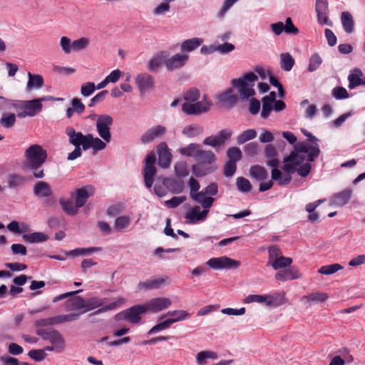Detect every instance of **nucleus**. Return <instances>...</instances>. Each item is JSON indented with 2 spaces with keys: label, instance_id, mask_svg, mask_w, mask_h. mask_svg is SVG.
I'll return each mask as SVG.
<instances>
[{
  "label": "nucleus",
  "instance_id": "1",
  "mask_svg": "<svg viewBox=\"0 0 365 365\" xmlns=\"http://www.w3.org/2000/svg\"><path fill=\"white\" fill-rule=\"evenodd\" d=\"M24 157L23 168L30 170L34 177L37 179L43 178L45 173L43 165L48 157L46 150L40 145L34 144L25 150Z\"/></svg>",
  "mask_w": 365,
  "mask_h": 365
},
{
  "label": "nucleus",
  "instance_id": "2",
  "mask_svg": "<svg viewBox=\"0 0 365 365\" xmlns=\"http://www.w3.org/2000/svg\"><path fill=\"white\" fill-rule=\"evenodd\" d=\"M200 93H185L184 99L185 102L182 105V110L187 115H197L208 111L211 102L207 99L205 94L200 100Z\"/></svg>",
  "mask_w": 365,
  "mask_h": 365
},
{
  "label": "nucleus",
  "instance_id": "3",
  "mask_svg": "<svg viewBox=\"0 0 365 365\" xmlns=\"http://www.w3.org/2000/svg\"><path fill=\"white\" fill-rule=\"evenodd\" d=\"M195 160L197 163L192 166V171L197 178L212 173L217 169L216 165H214L215 155L211 150H204L200 148Z\"/></svg>",
  "mask_w": 365,
  "mask_h": 365
},
{
  "label": "nucleus",
  "instance_id": "4",
  "mask_svg": "<svg viewBox=\"0 0 365 365\" xmlns=\"http://www.w3.org/2000/svg\"><path fill=\"white\" fill-rule=\"evenodd\" d=\"M258 80V76L253 72L245 73L238 78L231 80L232 88H228L225 91H232V89L238 91H255L253 87Z\"/></svg>",
  "mask_w": 365,
  "mask_h": 365
},
{
  "label": "nucleus",
  "instance_id": "5",
  "mask_svg": "<svg viewBox=\"0 0 365 365\" xmlns=\"http://www.w3.org/2000/svg\"><path fill=\"white\" fill-rule=\"evenodd\" d=\"M284 164L281 167V169L286 173L284 175L282 173L275 167L272 168L271 172V177L273 180L277 182L280 186L287 185L290 183L292 180L291 175L297 172V167L291 163H284Z\"/></svg>",
  "mask_w": 365,
  "mask_h": 365
},
{
  "label": "nucleus",
  "instance_id": "6",
  "mask_svg": "<svg viewBox=\"0 0 365 365\" xmlns=\"http://www.w3.org/2000/svg\"><path fill=\"white\" fill-rule=\"evenodd\" d=\"M155 161L156 156L155 153H149L145 158V167L143 170L145 185L147 188H151L154 182V178L157 172L155 166Z\"/></svg>",
  "mask_w": 365,
  "mask_h": 365
},
{
  "label": "nucleus",
  "instance_id": "7",
  "mask_svg": "<svg viewBox=\"0 0 365 365\" xmlns=\"http://www.w3.org/2000/svg\"><path fill=\"white\" fill-rule=\"evenodd\" d=\"M113 118L108 115H100L96 121V128L99 135L107 143L111 140L110 127L113 124Z\"/></svg>",
  "mask_w": 365,
  "mask_h": 365
},
{
  "label": "nucleus",
  "instance_id": "8",
  "mask_svg": "<svg viewBox=\"0 0 365 365\" xmlns=\"http://www.w3.org/2000/svg\"><path fill=\"white\" fill-rule=\"evenodd\" d=\"M207 264L213 269L237 268L240 266L239 261L228 257H213L207 262Z\"/></svg>",
  "mask_w": 365,
  "mask_h": 365
},
{
  "label": "nucleus",
  "instance_id": "9",
  "mask_svg": "<svg viewBox=\"0 0 365 365\" xmlns=\"http://www.w3.org/2000/svg\"><path fill=\"white\" fill-rule=\"evenodd\" d=\"M36 334L40 336L44 340H49L56 349L62 350L64 347V339L61 334L57 330L53 329L47 331L40 329L36 331Z\"/></svg>",
  "mask_w": 365,
  "mask_h": 365
},
{
  "label": "nucleus",
  "instance_id": "10",
  "mask_svg": "<svg viewBox=\"0 0 365 365\" xmlns=\"http://www.w3.org/2000/svg\"><path fill=\"white\" fill-rule=\"evenodd\" d=\"M295 152L300 154H304L307 156V160L308 162H312L319 155L320 150L317 143L308 146L304 142H299L294 145Z\"/></svg>",
  "mask_w": 365,
  "mask_h": 365
},
{
  "label": "nucleus",
  "instance_id": "11",
  "mask_svg": "<svg viewBox=\"0 0 365 365\" xmlns=\"http://www.w3.org/2000/svg\"><path fill=\"white\" fill-rule=\"evenodd\" d=\"M232 132L230 128L221 130L217 135H210L204 139L203 143L206 145L217 147L223 145L232 136Z\"/></svg>",
  "mask_w": 365,
  "mask_h": 365
},
{
  "label": "nucleus",
  "instance_id": "12",
  "mask_svg": "<svg viewBox=\"0 0 365 365\" xmlns=\"http://www.w3.org/2000/svg\"><path fill=\"white\" fill-rule=\"evenodd\" d=\"M172 304L171 300L167 297H156L150 299L144 304L146 312L157 313L168 308Z\"/></svg>",
  "mask_w": 365,
  "mask_h": 365
},
{
  "label": "nucleus",
  "instance_id": "13",
  "mask_svg": "<svg viewBox=\"0 0 365 365\" xmlns=\"http://www.w3.org/2000/svg\"><path fill=\"white\" fill-rule=\"evenodd\" d=\"M166 128L161 125H158L148 129L140 137V140L142 144L146 145L152 143L157 138H160L166 133Z\"/></svg>",
  "mask_w": 365,
  "mask_h": 365
},
{
  "label": "nucleus",
  "instance_id": "14",
  "mask_svg": "<svg viewBox=\"0 0 365 365\" xmlns=\"http://www.w3.org/2000/svg\"><path fill=\"white\" fill-rule=\"evenodd\" d=\"M157 153L158 155V165L163 168H168L171 162L172 154L170 153L165 142H161L158 145Z\"/></svg>",
  "mask_w": 365,
  "mask_h": 365
},
{
  "label": "nucleus",
  "instance_id": "15",
  "mask_svg": "<svg viewBox=\"0 0 365 365\" xmlns=\"http://www.w3.org/2000/svg\"><path fill=\"white\" fill-rule=\"evenodd\" d=\"M315 9L317 14V21L320 24L331 26V22L328 18V1L327 0H317Z\"/></svg>",
  "mask_w": 365,
  "mask_h": 365
},
{
  "label": "nucleus",
  "instance_id": "16",
  "mask_svg": "<svg viewBox=\"0 0 365 365\" xmlns=\"http://www.w3.org/2000/svg\"><path fill=\"white\" fill-rule=\"evenodd\" d=\"M285 93H269V96H267L262 98V109L261 111V117L264 119H267L271 111L273 110V102L274 101V98H284Z\"/></svg>",
  "mask_w": 365,
  "mask_h": 365
},
{
  "label": "nucleus",
  "instance_id": "17",
  "mask_svg": "<svg viewBox=\"0 0 365 365\" xmlns=\"http://www.w3.org/2000/svg\"><path fill=\"white\" fill-rule=\"evenodd\" d=\"M252 302L262 303L266 302L267 306H279L282 302H277V297L274 296H264L259 294H250L244 299V303L250 304Z\"/></svg>",
  "mask_w": 365,
  "mask_h": 365
},
{
  "label": "nucleus",
  "instance_id": "18",
  "mask_svg": "<svg viewBox=\"0 0 365 365\" xmlns=\"http://www.w3.org/2000/svg\"><path fill=\"white\" fill-rule=\"evenodd\" d=\"M189 56L185 53H176L165 61L168 71H173L183 67L187 63Z\"/></svg>",
  "mask_w": 365,
  "mask_h": 365
},
{
  "label": "nucleus",
  "instance_id": "19",
  "mask_svg": "<svg viewBox=\"0 0 365 365\" xmlns=\"http://www.w3.org/2000/svg\"><path fill=\"white\" fill-rule=\"evenodd\" d=\"M16 109H24L30 117L36 115L42 110L41 99L24 101L20 106H15Z\"/></svg>",
  "mask_w": 365,
  "mask_h": 365
},
{
  "label": "nucleus",
  "instance_id": "20",
  "mask_svg": "<svg viewBox=\"0 0 365 365\" xmlns=\"http://www.w3.org/2000/svg\"><path fill=\"white\" fill-rule=\"evenodd\" d=\"M302 277L299 269L296 267H289L280 270L275 274V279L279 281H288L299 279Z\"/></svg>",
  "mask_w": 365,
  "mask_h": 365
},
{
  "label": "nucleus",
  "instance_id": "21",
  "mask_svg": "<svg viewBox=\"0 0 365 365\" xmlns=\"http://www.w3.org/2000/svg\"><path fill=\"white\" fill-rule=\"evenodd\" d=\"M93 186H84L76 190L75 204L77 207H82L87 202L88 199L93 195Z\"/></svg>",
  "mask_w": 365,
  "mask_h": 365
},
{
  "label": "nucleus",
  "instance_id": "22",
  "mask_svg": "<svg viewBox=\"0 0 365 365\" xmlns=\"http://www.w3.org/2000/svg\"><path fill=\"white\" fill-rule=\"evenodd\" d=\"M170 280L168 276L164 277H159L154 279H148L145 282H141L138 284L140 289L147 290L157 289L160 288L165 284H170Z\"/></svg>",
  "mask_w": 365,
  "mask_h": 365
},
{
  "label": "nucleus",
  "instance_id": "23",
  "mask_svg": "<svg viewBox=\"0 0 365 365\" xmlns=\"http://www.w3.org/2000/svg\"><path fill=\"white\" fill-rule=\"evenodd\" d=\"M135 83L140 91L154 88L153 78L148 73L138 74L135 78Z\"/></svg>",
  "mask_w": 365,
  "mask_h": 365
},
{
  "label": "nucleus",
  "instance_id": "24",
  "mask_svg": "<svg viewBox=\"0 0 365 365\" xmlns=\"http://www.w3.org/2000/svg\"><path fill=\"white\" fill-rule=\"evenodd\" d=\"M33 192L36 197L39 198L48 197L53 194L50 185L45 181L36 182L34 185Z\"/></svg>",
  "mask_w": 365,
  "mask_h": 365
},
{
  "label": "nucleus",
  "instance_id": "25",
  "mask_svg": "<svg viewBox=\"0 0 365 365\" xmlns=\"http://www.w3.org/2000/svg\"><path fill=\"white\" fill-rule=\"evenodd\" d=\"M146 309L144 305H135L126 309L127 321L132 324H138L140 319V314L145 313Z\"/></svg>",
  "mask_w": 365,
  "mask_h": 365
},
{
  "label": "nucleus",
  "instance_id": "26",
  "mask_svg": "<svg viewBox=\"0 0 365 365\" xmlns=\"http://www.w3.org/2000/svg\"><path fill=\"white\" fill-rule=\"evenodd\" d=\"M349 88L354 89L356 87L365 85V75L359 68L353 69L348 76Z\"/></svg>",
  "mask_w": 365,
  "mask_h": 365
},
{
  "label": "nucleus",
  "instance_id": "27",
  "mask_svg": "<svg viewBox=\"0 0 365 365\" xmlns=\"http://www.w3.org/2000/svg\"><path fill=\"white\" fill-rule=\"evenodd\" d=\"M209 210H200V207L195 206L190 212H187L185 217L190 223H195L198 221H204L208 215Z\"/></svg>",
  "mask_w": 365,
  "mask_h": 365
},
{
  "label": "nucleus",
  "instance_id": "28",
  "mask_svg": "<svg viewBox=\"0 0 365 365\" xmlns=\"http://www.w3.org/2000/svg\"><path fill=\"white\" fill-rule=\"evenodd\" d=\"M125 302V299L123 298H119L118 300H116L115 302H111L109 304H107L100 309H98L97 311L90 314L88 317V319H89L90 322L91 323H95V322H98L99 320L97 319L95 317L100 314V313H103V312H105L106 311H109V310H113V309H115L116 308H118L119 306H120L121 304H123Z\"/></svg>",
  "mask_w": 365,
  "mask_h": 365
},
{
  "label": "nucleus",
  "instance_id": "29",
  "mask_svg": "<svg viewBox=\"0 0 365 365\" xmlns=\"http://www.w3.org/2000/svg\"><path fill=\"white\" fill-rule=\"evenodd\" d=\"M351 195L352 190L349 188H346L334 195L333 203L336 206L342 207L349 202Z\"/></svg>",
  "mask_w": 365,
  "mask_h": 365
},
{
  "label": "nucleus",
  "instance_id": "30",
  "mask_svg": "<svg viewBox=\"0 0 365 365\" xmlns=\"http://www.w3.org/2000/svg\"><path fill=\"white\" fill-rule=\"evenodd\" d=\"M264 155L267 158V165L272 168L277 167L279 160L277 158V152L275 148L271 145L267 144L264 148Z\"/></svg>",
  "mask_w": 365,
  "mask_h": 365
},
{
  "label": "nucleus",
  "instance_id": "31",
  "mask_svg": "<svg viewBox=\"0 0 365 365\" xmlns=\"http://www.w3.org/2000/svg\"><path fill=\"white\" fill-rule=\"evenodd\" d=\"M28 78L29 79L26 85V88L28 90H38L43 87L44 84V80L41 75L33 74L31 72H29Z\"/></svg>",
  "mask_w": 365,
  "mask_h": 365
},
{
  "label": "nucleus",
  "instance_id": "32",
  "mask_svg": "<svg viewBox=\"0 0 365 365\" xmlns=\"http://www.w3.org/2000/svg\"><path fill=\"white\" fill-rule=\"evenodd\" d=\"M222 106L227 108H232L237 102V96L233 93H220L217 97Z\"/></svg>",
  "mask_w": 365,
  "mask_h": 365
},
{
  "label": "nucleus",
  "instance_id": "33",
  "mask_svg": "<svg viewBox=\"0 0 365 365\" xmlns=\"http://www.w3.org/2000/svg\"><path fill=\"white\" fill-rule=\"evenodd\" d=\"M162 182L163 184L168 187L173 193H181L185 188L184 182L182 180H177L165 178L163 179Z\"/></svg>",
  "mask_w": 365,
  "mask_h": 365
},
{
  "label": "nucleus",
  "instance_id": "34",
  "mask_svg": "<svg viewBox=\"0 0 365 365\" xmlns=\"http://www.w3.org/2000/svg\"><path fill=\"white\" fill-rule=\"evenodd\" d=\"M86 309V299L80 296H75L66 301V309L73 311Z\"/></svg>",
  "mask_w": 365,
  "mask_h": 365
},
{
  "label": "nucleus",
  "instance_id": "35",
  "mask_svg": "<svg viewBox=\"0 0 365 365\" xmlns=\"http://www.w3.org/2000/svg\"><path fill=\"white\" fill-rule=\"evenodd\" d=\"M107 300L106 298L100 299L97 297H93L86 300V309L81 310V314H84L87 312L91 311L96 308L104 307L103 304Z\"/></svg>",
  "mask_w": 365,
  "mask_h": 365
},
{
  "label": "nucleus",
  "instance_id": "36",
  "mask_svg": "<svg viewBox=\"0 0 365 365\" xmlns=\"http://www.w3.org/2000/svg\"><path fill=\"white\" fill-rule=\"evenodd\" d=\"M341 21L346 33H353L354 30V21L351 13L349 11H343L341 15Z\"/></svg>",
  "mask_w": 365,
  "mask_h": 365
},
{
  "label": "nucleus",
  "instance_id": "37",
  "mask_svg": "<svg viewBox=\"0 0 365 365\" xmlns=\"http://www.w3.org/2000/svg\"><path fill=\"white\" fill-rule=\"evenodd\" d=\"M250 174L252 178H255L257 181L264 180L268 177V173L266 169L259 165L251 166Z\"/></svg>",
  "mask_w": 365,
  "mask_h": 365
},
{
  "label": "nucleus",
  "instance_id": "38",
  "mask_svg": "<svg viewBox=\"0 0 365 365\" xmlns=\"http://www.w3.org/2000/svg\"><path fill=\"white\" fill-rule=\"evenodd\" d=\"M66 132L69 138V143L75 147H81V140L84 138V135L81 132H76L71 127L67 128Z\"/></svg>",
  "mask_w": 365,
  "mask_h": 365
},
{
  "label": "nucleus",
  "instance_id": "39",
  "mask_svg": "<svg viewBox=\"0 0 365 365\" xmlns=\"http://www.w3.org/2000/svg\"><path fill=\"white\" fill-rule=\"evenodd\" d=\"M24 241L29 243H38L46 241L48 236L40 232H33L30 234H24L22 236Z\"/></svg>",
  "mask_w": 365,
  "mask_h": 365
},
{
  "label": "nucleus",
  "instance_id": "40",
  "mask_svg": "<svg viewBox=\"0 0 365 365\" xmlns=\"http://www.w3.org/2000/svg\"><path fill=\"white\" fill-rule=\"evenodd\" d=\"M26 182V177L19 174H11L8 176L7 184L10 188L23 186Z\"/></svg>",
  "mask_w": 365,
  "mask_h": 365
},
{
  "label": "nucleus",
  "instance_id": "41",
  "mask_svg": "<svg viewBox=\"0 0 365 365\" xmlns=\"http://www.w3.org/2000/svg\"><path fill=\"white\" fill-rule=\"evenodd\" d=\"M202 39L199 38L187 39L181 44V50L182 51L187 52L192 51L199 47L202 44Z\"/></svg>",
  "mask_w": 365,
  "mask_h": 365
},
{
  "label": "nucleus",
  "instance_id": "42",
  "mask_svg": "<svg viewBox=\"0 0 365 365\" xmlns=\"http://www.w3.org/2000/svg\"><path fill=\"white\" fill-rule=\"evenodd\" d=\"M294 64V59L289 53H283L280 55V66L285 71L292 70Z\"/></svg>",
  "mask_w": 365,
  "mask_h": 365
},
{
  "label": "nucleus",
  "instance_id": "43",
  "mask_svg": "<svg viewBox=\"0 0 365 365\" xmlns=\"http://www.w3.org/2000/svg\"><path fill=\"white\" fill-rule=\"evenodd\" d=\"M292 263V259L291 257H287L280 256L279 257L274 259L271 262V265L274 269L277 270L282 268L289 267Z\"/></svg>",
  "mask_w": 365,
  "mask_h": 365
},
{
  "label": "nucleus",
  "instance_id": "44",
  "mask_svg": "<svg viewBox=\"0 0 365 365\" xmlns=\"http://www.w3.org/2000/svg\"><path fill=\"white\" fill-rule=\"evenodd\" d=\"M59 204L67 215L73 216L78 213L79 207H77L76 205L74 206L72 201L61 198Z\"/></svg>",
  "mask_w": 365,
  "mask_h": 365
},
{
  "label": "nucleus",
  "instance_id": "45",
  "mask_svg": "<svg viewBox=\"0 0 365 365\" xmlns=\"http://www.w3.org/2000/svg\"><path fill=\"white\" fill-rule=\"evenodd\" d=\"M307 157L304 154L297 153L296 152H292L288 156L284 158V163H291L296 167L307 160Z\"/></svg>",
  "mask_w": 365,
  "mask_h": 365
},
{
  "label": "nucleus",
  "instance_id": "46",
  "mask_svg": "<svg viewBox=\"0 0 365 365\" xmlns=\"http://www.w3.org/2000/svg\"><path fill=\"white\" fill-rule=\"evenodd\" d=\"M101 250L99 247H93L88 248H76L73 250L67 252L66 254L71 257H77L79 255H90L93 252H97Z\"/></svg>",
  "mask_w": 365,
  "mask_h": 365
},
{
  "label": "nucleus",
  "instance_id": "47",
  "mask_svg": "<svg viewBox=\"0 0 365 365\" xmlns=\"http://www.w3.org/2000/svg\"><path fill=\"white\" fill-rule=\"evenodd\" d=\"M201 146L199 144L190 143L187 147L181 148L179 153L182 155L195 158Z\"/></svg>",
  "mask_w": 365,
  "mask_h": 365
},
{
  "label": "nucleus",
  "instance_id": "48",
  "mask_svg": "<svg viewBox=\"0 0 365 365\" xmlns=\"http://www.w3.org/2000/svg\"><path fill=\"white\" fill-rule=\"evenodd\" d=\"M189 187L190 189V197L193 200H197L198 198L202 196V193L197 191L199 190L200 185L199 182L193 178H191L189 180Z\"/></svg>",
  "mask_w": 365,
  "mask_h": 365
},
{
  "label": "nucleus",
  "instance_id": "49",
  "mask_svg": "<svg viewBox=\"0 0 365 365\" xmlns=\"http://www.w3.org/2000/svg\"><path fill=\"white\" fill-rule=\"evenodd\" d=\"M203 132V128L200 125H188L182 129V134L188 138H193Z\"/></svg>",
  "mask_w": 365,
  "mask_h": 365
},
{
  "label": "nucleus",
  "instance_id": "50",
  "mask_svg": "<svg viewBox=\"0 0 365 365\" xmlns=\"http://www.w3.org/2000/svg\"><path fill=\"white\" fill-rule=\"evenodd\" d=\"M328 295L324 292H313L310 294L304 296V299H305L308 302H314V303H322L326 301L328 299Z\"/></svg>",
  "mask_w": 365,
  "mask_h": 365
},
{
  "label": "nucleus",
  "instance_id": "51",
  "mask_svg": "<svg viewBox=\"0 0 365 365\" xmlns=\"http://www.w3.org/2000/svg\"><path fill=\"white\" fill-rule=\"evenodd\" d=\"M166 317H175V318H169L168 320H173V324L184 320L190 317V314L184 310H175L170 311L166 314Z\"/></svg>",
  "mask_w": 365,
  "mask_h": 365
},
{
  "label": "nucleus",
  "instance_id": "52",
  "mask_svg": "<svg viewBox=\"0 0 365 365\" xmlns=\"http://www.w3.org/2000/svg\"><path fill=\"white\" fill-rule=\"evenodd\" d=\"M257 136V132L254 129H248L243 131L240 135H239L237 138V143L239 145L243 144L247 141L252 140L255 138Z\"/></svg>",
  "mask_w": 365,
  "mask_h": 365
},
{
  "label": "nucleus",
  "instance_id": "53",
  "mask_svg": "<svg viewBox=\"0 0 365 365\" xmlns=\"http://www.w3.org/2000/svg\"><path fill=\"white\" fill-rule=\"evenodd\" d=\"M236 186L240 192L244 193L250 192L252 188L250 182L244 177H239L236 179Z\"/></svg>",
  "mask_w": 365,
  "mask_h": 365
},
{
  "label": "nucleus",
  "instance_id": "54",
  "mask_svg": "<svg viewBox=\"0 0 365 365\" xmlns=\"http://www.w3.org/2000/svg\"><path fill=\"white\" fill-rule=\"evenodd\" d=\"M16 123V115L14 113H4L0 123L6 128H11Z\"/></svg>",
  "mask_w": 365,
  "mask_h": 365
},
{
  "label": "nucleus",
  "instance_id": "55",
  "mask_svg": "<svg viewBox=\"0 0 365 365\" xmlns=\"http://www.w3.org/2000/svg\"><path fill=\"white\" fill-rule=\"evenodd\" d=\"M342 269L343 267L341 264L335 263L321 267L320 269L318 270V272L322 274L329 275L334 274Z\"/></svg>",
  "mask_w": 365,
  "mask_h": 365
},
{
  "label": "nucleus",
  "instance_id": "56",
  "mask_svg": "<svg viewBox=\"0 0 365 365\" xmlns=\"http://www.w3.org/2000/svg\"><path fill=\"white\" fill-rule=\"evenodd\" d=\"M89 39L86 37H81L73 41V51H80L85 49L89 45Z\"/></svg>",
  "mask_w": 365,
  "mask_h": 365
},
{
  "label": "nucleus",
  "instance_id": "57",
  "mask_svg": "<svg viewBox=\"0 0 365 365\" xmlns=\"http://www.w3.org/2000/svg\"><path fill=\"white\" fill-rule=\"evenodd\" d=\"M173 320H168V319L155 326H153L148 331V334H153L160 331L169 328L173 324Z\"/></svg>",
  "mask_w": 365,
  "mask_h": 365
},
{
  "label": "nucleus",
  "instance_id": "58",
  "mask_svg": "<svg viewBox=\"0 0 365 365\" xmlns=\"http://www.w3.org/2000/svg\"><path fill=\"white\" fill-rule=\"evenodd\" d=\"M59 324L58 316L49 317L47 319H41L35 322V326L43 327L50 325Z\"/></svg>",
  "mask_w": 365,
  "mask_h": 365
},
{
  "label": "nucleus",
  "instance_id": "59",
  "mask_svg": "<svg viewBox=\"0 0 365 365\" xmlns=\"http://www.w3.org/2000/svg\"><path fill=\"white\" fill-rule=\"evenodd\" d=\"M60 46L66 54H69L73 50V42L67 36H63L60 39Z\"/></svg>",
  "mask_w": 365,
  "mask_h": 365
},
{
  "label": "nucleus",
  "instance_id": "60",
  "mask_svg": "<svg viewBox=\"0 0 365 365\" xmlns=\"http://www.w3.org/2000/svg\"><path fill=\"white\" fill-rule=\"evenodd\" d=\"M322 59L318 53L313 54L309 59V71H314L317 70L322 64Z\"/></svg>",
  "mask_w": 365,
  "mask_h": 365
},
{
  "label": "nucleus",
  "instance_id": "61",
  "mask_svg": "<svg viewBox=\"0 0 365 365\" xmlns=\"http://www.w3.org/2000/svg\"><path fill=\"white\" fill-rule=\"evenodd\" d=\"M28 356L36 361H41L46 358V354L43 349H32L29 351Z\"/></svg>",
  "mask_w": 365,
  "mask_h": 365
},
{
  "label": "nucleus",
  "instance_id": "62",
  "mask_svg": "<svg viewBox=\"0 0 365 365\" xmlns=\"http://www.w3.org/2000/svg\"><path fill=\"white\" fill-rule=\"evenodd\" d=\"M227 155L229 160H235V163L242 158L241 150L237 147L230 148L227 151Z\"/></svg>",
  "mask_w": 365,
  "mask_h": 365
},
{
  "label": "nucleus",
  "instance_id": "63",
  "mask_svg": "<svg viewBox=\"0 0 365 365\" xmlns=\"http://www.w3.org/2000/svg\"><path fill=\"white\" fill-rule=\"evenodd\" d=\"M237 165L235 160H228L224 168V175L227 178L232 177L236 172Z\"/></svg>",
  "mask_w": 365,
  "mask_h": 365
},
{
  "label": "nucleus",
  "instance_id": "64",
  "mask_svg": "<svg viewBox=\"0 0 365 365\" xmlns=\"http://www.w3.org/2000/svg\"><path fill=\"white\" fill-rule=\"evenodd\" d=\"M185 196H175L172 197L171 199L165 201V205L169 208H175L178 206H179L180 204L184 202L186 200Z\"/></svg>",
  "mask_w": 365,
  "mask_h": 365
}]
</instances>
